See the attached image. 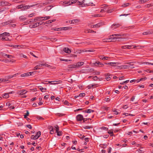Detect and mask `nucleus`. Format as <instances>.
Here are the masks:
<instances>
[{"label":"nucleus","instance_id":"1","mask_svg":"<svg viewBox=\"0 0 153 153\" xmlns=\"http://www.w3.org/2000/svg\"><path fill=\"white\" fill-rule=\"evenodd\" d=\"M79 4L80 5L81 7L85 6H93V3H85V0H83L82 2H79ZM93 6H95V4H93Z\"/></svg>","mask_w":153,"mask_h":153},{"label":"nucleus","instance_id":"2","mask_svg":"<svg viewBox=\"0 0 153 153\" xmlns=\"http://www.w3.org/2000/svg\"><path fill=\"white\" fill-rule=\"evenodd\" d=\"M11 4L8 2L5 1V0H1L0 1V6H10Z\"/></svg>","mask_w":153,"mask_h":153},{"label":"nucleus","instance_id":"3","mask_svg":"<svg viewBox=\"0 0 153 153\" xmlns=\"http://www.w3.org/2000/svg\"><path fill=\"white\" fill-rule=\"evenodd\" d=\"M118 38L117 37H111L109 39H103V40L104 42H115L116 41V39Z\"/></svg>","mask_w":153,"mask_h":153},{"label":"nucleus","instance_id":"4","mask_svg":"<svg viewBox=\"0 0 153 153\" xmlns=\"http://www.w3.org/2000/svg\"><path fill=\"white\" fill-rule=\"evenodd\" d=\"M42 23H41V22H39L34 23L33 24H31L30 25L29 27L30 28H33L37 27L38 26L40 25H42Z\"/></svg>","mask_w":153,"mask_h":153},{"label":"nucleus","instance_id":"5","mask_svg":"<svg viewBox=\"0 0 153 153\" xmlns=\"http://www.w3.org/2000/svg\"><path fill=\"white\" fill-rule=\"evenodd\" d=\"M35 72H36L35 71H33L32 72H27V73H25L24 74H21V77H25V76H28L30 75H31L32 74H33L34 73H35Z\"/></svg>","mask_w":153,"mask_h":153},{"label":"nucleus","instance_id":"6","mask_svg":"<svg viewBox=\"0 0 153 153\" xmlns=\"http://www.w3.org/2000/svg\"><path fill=\"white\" fill-rule=\"evenodd\" d=\"M76 120L78 121H82L84 119L83 116L81 114H78L76 117Z\"/></svg>","mask_w":153,"mask_h":153},{"label":"nucleus","instance_id":"7","mask_svg":"<svg viewBox=\"0 0 153 153\" xmlns=\"http://www.w3.org/2000/svg\"><path fill=\"white\" fill-rule=\"evenodd\" d=\"M105 64L108 65L115 66L120 65V63L119 62H108L106 63Z\"/></svg>","mask_w":153,"mask_h":153},{"label":"nucleus","instance_id":"8","mask_svg":"<svg viewBox=\"0 0 153 153\" xmlns=\"http://www.w3.org/2000/svg\"><path fill=\"white\" fill-rule=\"evenodd\" d=\"M27 92V91L23 89L18 91L17 92V94L19 95H22L26 94Z\"/></svg>","mask_w":153,"mask_h":153},{"label":"nucleus","instance_id":"9","mask_svg":"<svg viewBox=\"0 0 153 153\" xmlns=\"http://www.w3.org/2000/svg\"><path fill=\"white\" fill-rule=\"evenodd\" d=\"M49 83H50L52 85H56L62 82L61 80H59L58 81H48Z\"/></svg>","mask_w":153,"mask_h":153},{"label":"nucleus","instance_id":"10","mask_svg":"<svg viewBox=\"0 0 153 153\" xmlns=\"http://www.w3.org/2000/svg\"><path fill=\"white\" fill-rule=\"evenodd\" d=\"M122 68L123 69H125L128 68H134V67H130V65H122Z\"/></svg>","mask_w":153,"mask_h":153},{"label":"nucleus","instance_id":"11","mask_svg":"<svg viewBox=\"0 0 153 153\" xmlns=\"http://www.w3.org/2000/svg\"><path fill=\"white\" fill-rule=\"evenodd\" d=\"M63 50L66 53H70L71 52V50L68 48H65Z\"/></svg>","mask_w":153,"mask_h":153},{"label":"nucleus","instance_id":"12","mask_svg":"<svg viewBox=\"0 0 153 153\" xmlns=\"http://www.w3.org/2000/svg\"><path fill=\"white\" fill-rule=\"evenodd\" d=\"M44 65L43 64H40V65H37L34 67V69H33V70H37L38 69H40V68L41 67H42V66H43Z\"/></svg>","mask_w":153,"mask_h":153},{"label":"nucleus","instance_id":"13","mask_svg":"<svg viewBox=\"0 0 153 153\" xmlns=\"http://www.w3.org/2000/svg\"><path fill=\"white\" fill-rule=\"evenodd\" d=\"M2 55L4 58L7 57V58H11L12 57V56L11 55H8L5 53H3Z\"/></svg>","mask_w":153,"mask_h":153},{"label":"nucleus","instance_id":"14","mask_svg":"<svg viewBox=\"0 0 153 153\" xmlns=\"http://www.w3.org/2000/svg\"><path fill=\"white\" fill-rule=\"evenodd\" d=\"M85 33H96V32L90 29H86L85 30Z\"/></svg>","mask_w":153,"mask_h":153},{"label":"nucleus","instance_id":"15","mask_svg":"<svg viewBox=\"0 0 153 153\" xmlns=\"http://www.w3.org/2000/svg\"><path fill=\"white\" fill-rule=\"evenodd\" d=\"M94 111L93 110L91 109H88L87 110H86L85 111H83V112H85V113H90L91 112H93Z\"/></svg>","mask_w":153,"mask_h":153},{"label":"nucleus","instance_id":"16","mask_svg":"<svg viewBox=\"0 0 153 153\" xmlns=\"http://www.w3.org/2000/svg\"><path fill=\"white\" fill-rule=\"evenodd\" d=\"M120 25L118 24H113L111 26L112 28H115L116 27H120Z\"/></svg>","mask_w":153,"mask_h":153},{"label":"nucleus","instance_id":"17","mask_svg":"<svg viewBox=\"0 0 153 153\" xmlns=\"http://www.w3.org/2000/svg\"><path fill=\"white\" fill-rule=\"evenodd\" d=\"M14 48H23L24 46L22 45H12Z\"/></svg>","mask_w":153,"mask_h":153},{"label":"nucleus","instance_id":"18","mask_svg":"<svg viewBox=\"0 0 153 153\" xmlns=\"http://www.w3.org/2000/svg\"><path fill=\"white\" fill-rule=\"evenodd\" d=\"M76 65L74 64L70 65H68V68H76Z\"/></svg>","mask_w":153,"mask_h":153},{"label":"nucleus","instance_id":"19","mask_svg":"<svg viewBox=\"0 0 153 153\" xmlns=\"http://www.w3.org/2000/svg\"><path fill=\"white\" fill-rule=\"evenodd\" d=\"M79 22V20L78 19H74L71 21V24H75L78 23Z\"/></svg>","mask_w":153,"mask_h":153},{"label":"nucleus","instance_id":"20","mask_svg":"<svg viewBox=\"0 0 153 153\" xmlns=\"http://www.w3.org/2000/svg\"><path fill=\"white\" fill-rule=\"evenodd\" d=\"M2 36H10V34L9 33L7 32H4L2 33L1 34Z\"/></svg>","mask_w":153,"mask_h":153},{"label":"nucleus","instance_id":"21","mask_svg":"<svg viewBox=\"0 0 153 153\" xmlns=\"http://www.w3.org/2000/svg\"><path fill=\"white\" fill-rule=\"evenodd\" d=\"M50 16L41 17L42 20H45L49 19H50Z\"/></svg>","mask_w":153,"mask_h":153},{"label":"nucleus","instance_id":"22","mask_svg":"<svg viewBox=\"0 0 153 153\" xmlns=\"http://www.w3.org/2000/svg\"><path fill=\"white\" fill-rule=\"evenodd\" d=\"M1 40L2 41H11V39H9L7 37H2L1 38Z\"/></svg>","mask_w":153,"mask_h":153},{"label":"nucleus","instance_id":"23","mask_svg":"<svg viewBox=\"0 0 153 153\" xmlns=\"http://www.w3.org/2000/svg\"><path fill=\"white\" fill-rule=\"evenodd\" d=\"M41 134V132L40 131H39L35 135V137L36 138V139H38Z\"/></svg>","mask_w":153,"mask_h":153},{"label":"nucleus","instance_id":"24","mask_svg":"<svg viewBox=\"0 0 153 153\" xmlns=\"http://www.w3.org/2000/svg\"><path fill=\"white\" fill-rule=\"evenodd\" d=\"M56 19H54L52 20H49L48 21H47L46 22H45V23L44 24H50L52 22H54L56 21Z\"/></svg>","mask_w":153,"mask_h":153},{"label":"nucleus","instance_id":"25","mask_svg":"<svg viewBox=\"0 0 153 153\" xmlns=\"http://www.w3.org/2000/svg\"><path fill=\"white\" fill-rule=\"evenodd\" d=\"M107 145L106 144H100V147L105 149L107 147Z\"/></svg>","mask_w":153,"mask_h":153},{"label":"nucleus","instance_id":"26","mask_svg":"<svg viewBox=\"0 0 153 153\" xmlns=\"http://www.w3.org/2000/svg\"><path fill=\"white\" fill-rule=\"evenodd\" d=\"M19 19L20 20L23 21L25 20L26 19V18L24 16H22L19 17Z\"/></svg>","mask_w":153,"mask_h":153},{"label":"nucleus","instance_id":"27","mask_svg":"<svg viewBox=\"0 0 153 153\" xmlns=\"http://www.w3.org/2000/svg\"><path fill=\"white\" fill-rule=\"evenodd\" d=\"M84 64V62H78L76 64V67L77 66H80Z\"/></svg>","mask_w":153,"mask_h":153},{"label":"nucleus","instance_id":"28","mask_svg":"<svg viewBox=\"0 0 153 153\" xmlns=\"http://www.w3.org/2000/svg\"><path fill=\"white\" fill-rule=\"evenodd\" d=\"M41 18V17H40V16L35 17L34 19V22H36L38 20H41L42 19Z\"/></svg>","mask_w":153,"mask_h":153},{"label":"nucleus","instance_id":"29","mask_svg":"<svg viewBox=\"0 0 153 153\" xmlns=\"http://www.w3.org/2000/svg\"><path fill=\"white\" fill-rule=\"evenodd\" d=\"M130 4H131L129 3H124L121 5V7H126L128 6Z\"/></svg>","mask_w":153,"mask_h":153},{"label":"nucleus","instance_id":"30","mask_svg":"<svg viewBox=\"0 0 153 153\" xmlns=\"http://www.w3.org/2000/svg\"><path fill=\"white\" fill-rule=\"evenodd\" d=\"M3 98H7L9 97V94L5 93L3 95Z\"/></svg>","mask_w":153,"mask_h":153},{"label":"nucleus","instance_id":"31","mask_svg":"<svg viewBox=\"0 0 153 153\" xmlns=\"http://www.w3.org/2000/svg\"><path fill=\"white\" fill-rule=\"evenodd\" d=\"M83 128L85 129H88L90 128H93V126H85L83 127Z\"/></svg>","mask_w":153,"mask_h":153},{"label":"nucleus","instance_id":"32","mask_svg":"<svg viewBox=\"0 0 153 153\" xmlns=\"http://www.w3.org/2000/svg\"><path fill=\"white\" fill-rule=\"evenodd\" d=\"M30 8L29 5H26L24 6L23 7V9H22V10H25L27 9Z\"/></svg>","mask_w":153,"mask_h":153},{"label":"nucleus","instance_id":"33","mask_svg":"<svg viewBox=\"0 0 153 153\" xmlns=\"http://www.w3.org/2000/svg\"><path fill=\"white\" fill-rule=\"evenodd\" d=\"M55 128H54L56 130V132H58L59 131V127L57 125H56V126L54 127Z\"/></svg>","mask_w":153,"mask_h":153},{"label":"nucleus","instance_id":"34","mask_svg":"<svg viewBox=\"0 0 153 153\" xmlns=\"http://www.w3.org/2000/svg\"><path fill=\"white\" fill-rule=\"evenodd\" d=\"M128 48H128V49H130L132 47H133V48H136V47H139V46H136L135 45H128Z\"/></svg>","mask_w":153,"mask_h":153},{"label":"nucleus","instance_id":"35","mask_svg":"<svg viewBox=\"0 0 153 153\" xmlns=\"http://www.w3.org/2000/svg\"><path fill=\"white\" fill-rule=\"evenodd\" d=\"M8 80L7 79H4L3 78L0 79V82H6L7 81H8Z\"/></svg>","mask_w":153,"mask_h":153},{"label":"nucleus","instance_id":"36","mask_svg":"<svg viewBox=\"0 0 153 153\" xmlns=\"http://www.w3.org/2000/svg\"><path fill=\"white\" fill-rule=\"evenodd\" d=\"M50 128L51 129L50 130V133L51 134H53L54 132L53 127L52 126H51Z\"/></svg>","mask_w":153,"mask_h":153},{"label":"nucleus","instance_id":"37","mask_svg":"<svg viewBox=\"0 0 153 153\" xmlns=\"http://www.w3.org/2000/svg\"><path fill=\"white\" fill-rule=\"evenodd\" d=\"M134 62H128L127 63V64H129L128 65H130V67H133V66L134 65Z\"/></svg>","mask_w":153,"mask_h":153},{"label":"nucleus","instance_id":"38","mask_svg":"<svg viewBox=\"0 0 153 153\" xmlns=\"http://www.w3.org/2000/svg\"><path fill=\"white\" fill-rule=\"evenodd\" d=\"M151 34V33L150 32H149V31L144 32L143 33V35H148V34Z\"/></svg>","mask_w":153,"mask_h":153},{"label":"nucleus","instance_id":"39","mask_svg":"<svg viewBox=\"0 0 153 153\" xmlns=\"http://www.w3.org/2000/svg\"><path fill=\"white\" fill-rule=\"evenodd\" d=\"M78 0H72L71 1V3L69 4V5H71V4H72L74 3H76L77 1Z\"/></svg>","mask_w":153,"mask_h":153},{"label":"nucleus","instance_id":"40","mask_svg":"<svg viewBox=\"0 0 153 153\" xmlns=\"http://www.w3.org/2000/svg\"><path fill=\"white\" fill-rule=\"evenodd\" d=\"M71 28V27H62L61 28L62 29V30H66L68 29H69Z\"/></svg>","mask_w":153,"mask_h":153},{"label":"nucleus","instance_id":"41","mask_svg":"<svg viewBox=\"0 0 153 153\" xmlns=\"http://www.w3.org/2000/svg\"><path fill=\"white\" fill-rule=\"evenodd\" d=\"M41 88H39L40 90L42 92H44L46 90V88H43L40 86Z\"/></svg>","mask_w":153,"mask_h":153},{"label":"nucleus","instance_id":"42","mask_svg":"<svg viewBox=\"0 0 153 153\" xmlns=\"http://www.w3.org/2000/svg\"><path fill=\"white\" fill-rule=\"evenodd\" d=\"M50 1L47 0L45 2L43 3V4L47 5L49 4L50 3Z\"/></svg>","mask_w":153,"mask_h":153},{"label":"nucleus","instance_id":"43","mask_svg":"<svg viewBox=\"0 0 153 153\" xmlns=\"http://www.w3.org/2000/svg\"><path fill=\"white\" fill-rule=\"evenodd\" d=\"M102 24L100 23H98L96 25H95V27H96V28L99 27Z\"/></svg>","mask_w":153,"mask_h":153},{"label":"nucleus","instance_id":"44","mask_svg":"<svg viewBox=\"0 0 153 153\" xmlns=\"http://www.w3.org/2000/svg\"><path fill=\"white\" fill-rule=\"evenodd\" d=\"M93 17H101L102 16H101V15L99 14L93 15Z\"/></svg>","mask_w":153,"mask_h":153},{"label":"nucleus","instance_id":"45","mask_svg":"<svg viewBox=\"0 0 153 153\" xmlns=\"http://www.w3.org/2000/svg\"><path fill=\"white\" fill-rule=\"evenodd\" d=\"M23 5L22 4L20 5L17 7V8L18 9H23Z\"/></svg>","mask_w":153,"mask_h":153},{"label":"nucleus","instance_id":"46","mask_svg":"<svg viewBox=\"0 0 153 153\" xmlns=\"http://www.w3.org/2000/svg\"><path fill=\"white\" fill-rule=\"evenodd\" d=\"M57 133V135L59 136H60L62 135V131H58L56 132Z\"/></svg>","mask_w":153,"mask_h":153},{"label":"nucleus","instance_id":"47","mask_svg":"<svg viewBox=\"0 0 153 153\" xmlns=\"http://www.w3.org/2000/svg\"><path fill=\"white\" fill-rule=\"evenodd\" d=\"M100 128L101 129L103 130H108V128L106 127L102 126V127Z\"/></svg>","mask_w":153,"mask_h":153},{"label":"nucleus","instance_id":"48","mask_svg":"<svg viewBox=\"0 0 153 153\" xmlns=\"http://www.w3.org/2000/svg\"><path fill=\"white\" fill-rule=\"evenodd\" d=\"M95 65L97 66V65H102V64L101 62H96L95 63Z\"/></svg>","mask_w":153,"mask_h":153},{"label":"nucleus","instance_id":"49","mask_svg":"<svg viewBox=\"0 0 153 153\" xmlns=\"http://www.w3.org/2000/svg\"><path fill=\"white\" fill-rule=\"evenodd\" d=\"M113 11V9H111L109 10H108L107 11V13H111Z\"/></svg>","mask_w":153,"mask_h":153},{"label":"nucleus","instance_id":"50","mask_svg":"<svg viewBox=\"0 0 153 153\" xmlns=\"http://www.w3.org/2000/svg\"><path fill=\"white\" fill-rule=\"evenodd\" d=\"M147 1V0H141L139 1V3H140L141 2H143V3L146 2Z\"/></svg>","mask_w":153,"mask_h":153},{"label":"nucleus","instance_id":"51","mask_svg":"<svg viewBox=\"0 0 153 153\" xmlns=\"http://www.w3.org/2000/svg\"><path fill=\"white\" fill-rule=\"evenodd\" d=\"M30 138L32 139H33V140H34L36 139V138L35 137V136L34 135H32L31 136V137H30Z\"/></svg>","mask_w":153,"mask_h":153},{"label":"nucleus","instance_id":"52","mask_svg":"<svg viewBox=\"0 0 153 153\" xmlns=\"http://www.w3.org/2000/svg\"><path fill=\"white\" fill-rule=\"evenodd\" d=\"M146 78H141L140 79H138L136 81H137V82H138L141 81L143 80V79L145 80Z\"/></svg>","mask_w":153,"mask_h":153},{"label":"nucleus","instance_id":"53","mask_svg":"<svg viewBox=\"0 0 153 153\" xmlns=\"http://www.w3.org/2000/svg\"><path fill=\"white\" fill-rule=\"evenodd\" d=\"M85 93H81L80 94L79 96V97H82L85 96Z\"/></svg>","mask_w":153,"mask_h":153},{"label":"nucleus","instance_id":"54","mask_svg":"<svg viewBox=\"0 0 153 153\" xmlns=\"http://www.w3.org/2000/svg\"><path fill=\"white\" fill-rule=\"evenodd\" d=\"M138 151L139 153H143L144 152L143 150L141 149H139Z\"/></svg>","mask_w":153,"mask_h":153},{"label":"nucleus","instance_id":"55","mask_svg":"<svg viewBox=\"0 0 153 153\" xmlns=\"http://www.w3.org/2000/svg\"><path fill=\"white\" fill-rule=\"evenodd\" d=\"M128 45H125V46H122V48L123 49H128Z\"/></svg>","mask_w":153,"mask_h":153},{"label":"nucleus","instance_id":"56","mask_svg":"<svg viewBox=\"0 0 153 153\" xmlns=\"http://www.w3.org/2000/svg\"><path fill=\"white\" fill-rule=\"evenodd\" d=\"M116 66H117V69H123V68H122V65L119 66V65H118Z\"/></svg>","mask_w":153,"mask_h":153},{"label":"nucleus","instance_id":"57","mask_svg":"<svg viewBox=\"0 0 153 153\" xmlns=\"http://www.w3.org/2000/svg\"><path fill=\"white\" fill-rule=\"evenodd\" d=\"M13 77V75H9L8 76H7V79H11Z\"/></svg>","mask_w":153,"mask_h":153},{"label":"nucleus","instance_id":"58","mask_svg":"<svg viewBox=\"0 0 153 153\" xmlns=\"http://www.w3.org/2000/svg\"><path fill=\"white\" fill-rule=\"evenodd\" d=\"M89 119H90V120H91V119L90 118H84V119H83V122H85L86 121L88 120Z\"/></svg>","mask_w":153,"mask_h":153},{"label":"nucleus","instance_id":"59","mask_svg":"<svg viewBox=\"0 0 153 153\" xmlns=\"http://www.w3.org/2000/svg\"><path fill=\"white\" fill-rule=\"evenodd\" d=\"M98 78L97 77V76H95L93 78V79L94 80H97L98 79Z\"/></svg>","mask_w":153,"mask_h":153},{"label":"nucleus","instance_id":"60","mask_svg":"<svg viewBox=\"0 0 153 153\" xmlns=\"http://www.w3.org/2000/svg\"><path fill=\"white\" fill-rule=\"evenodd\" d=\"M70 1H64L63 2V3L64 4H70Z\"/></svg>","mask_w":153,"mask_h":153},{"label":"nucleus","instance_id":"61","mask_svg":"<svg viewBox=\"0 0 153 153\" xmlns=\"http://www.w3.org/2000/svg\"><path fill=\"white\" fill-rule=\"evenodd\" d=\"M108 133L110 134L111 133H113V130H109L108 131Z\"/></svg>","mask_w":153,"mask_h":153},{"label":"nucleus","instance_id":"62","mask_svg":"<svg viewBox=\"0 0 153 153\" xmlns=\"http://www.w3.org/2000/svg\"><path fill=\"white\" fill-rule=\"evenodd\" d=\"M26 126L28 128L30 129H31L32 128V126L30 125H28Z\"/></svg>","mask_w":153,"mask_h":153},{"label":"nucleus","instance_id":"63","mask_svg":"<svg viewBox=\"0 0 153 153\" xmlns=\"http://www.w3.org/2000/svg\"><path fill=\"white\" fill-rule=\"evenodd\" d=\"M99 58L100 59H102V60H103V59H104L103 58H104V57L103 56L101 55V56H99Z\"/></svg>","mask_w":153,"mask_h":153},{"label":"nucleus","instance_id":"64","mask_svg":"<svg viewBox=\"0 0 153 153\" xmlns=\"http://www.w3.org/2000/svg\"><path fill=\"white\" fill-rule=\"evenodd\" d=\"M89 140V139L88 138L86 137L85 138V142H88Z\"/></svg>","mask_w":153,"mask_h":153}]
</instances>
